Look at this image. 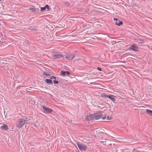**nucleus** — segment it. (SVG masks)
<instances>
[{"instance_id": "25", "label": "nucleus", "mask_w": 152, "mask_h": 152, "mask_svg": "<svg viewBox=\"0 0 152 152\" xmlns=\"http://www.w3.org/2000/svg\"><path fill=\"white\" fill-rule=\"evenodd\" d=\"M111 117H109V116H108L107 117V119H108V120H110L111 119Z\"/></svg>"}, {"instance_id": "26", "label": "nucleus", "mask_w": 152, "mask_h": 152, "mask_svg": "<svg viewBox=\"0 0 152 152\" xmlns=\"http://www.w3.org/2000/svg\"><path fill=\"white\" fill-rule=\"evenodd\" d=\"M102 118L103 120H104L106 119V116L102 117Z\"/></svg>"}, {"instance_id": "23", "label": "nucleus", "mask_w": 152, "mask_h": 152, "mask_svg": "<svg viewBox=\"0 0 152 152\" xmlns=\"http://www.w3.org/2000/svg\"><path fill=\"white\" fill-rule=\"evenodd\" d=\"M54 83V84H58V81L57 80H54L53 81Z\"/></svg>"}, {"instance_id": "6", "label": "nucleus", "mask_w": 152, "mask_h": 152, "mask_svg": "<svg viewBox=\"0 0 152 152\" xmlns=\"http://www.w3.org/2000/svg\"><path fill=\"white\" fill-rule=\"evenodd\" d=\"M70 74V73L68 71H62L61 72V75L63 76H68Z\"/></svg>"}, {"instance_id": "16", "label": "nucleus", "mask_w": 152, "mask_h": 152, "mask_svg": "<svg viewBox=\"0 0 152 152\" xmlns=\"http://www.w3.org/2000/svg\"><path fill=\"white\" fill-rule=\"evenodd\" d=\"M28 10L31 11L32 12H33L35 10V9L34 7L29 8Z\"/></svg>"}, {"instance_id": "12", "label": "nucleus", "mask_w": 152, "mask_h": 152, "mask_svg": "<svg viewBox=\"0 0 152 152\" xmlns=\"http://www.w3.org/2000/svg\"><path fill=\"white\" fill-rule=\"evenodd\" d=\"M123 23V22L122 21H120L119 20L116 21L115 23V24L118 26H120L122 25Z\"/></svg>"}, {"instance_id": "13", "label": "nucleus", "mask_w": 152, "mask_h": 152, "mask_svg": "<svg viewBox=\"0 0 152 152\" xmlns=\"http://www.w3.org/2000/svg\"><path fill=\"white\" fill-rule=\"evenodd\" d=\"M45 111L46 112L48 113H50L53 112V110L52 109L48 108H47Z\"/></svg>"}, {"instance_id": "27", "label": "nucleus", "mask_w": 152, "mask_h": 152, "mask_svg": "<svg viewBox=\"0 0 152 152\" xmlns=\"http://www.w3.org/2000/svg\"><path fill=\"white\" fill-rule=\"evenodd\" d=\"M86 26V25H83V28H85Z\"/></svg>"}, {"instance_id": "7", "label": "nucleus", "mask_w": 152, "mask_h": 152, "mask_svg": "<svg viewBox=\"0 0 152 152\" xmlns=\"http://www.w3.org/2000/svg\"><path fill=\"white\" fill-rule=\"evenodd\" d=\"M129 48L131 50L134 51H137L138 50V48L134 45L131 46Z\"/></svg>"}, {"instance_id": "22", "label": "nucleus", "mask_w": 152, "mask_h": 152, "mask_svg": "<svg viewBox=\"0 0 152 152\" xmlns=\"http://www.w3.org/2000/svg\"><path fill=\"white\" fill-rule=\"evenodd\" d=\"M43 107V109L45 110H46V109H47V108H47V107L46 106H43V107Z\"/></svg>"}, {"instance_id": "4", "label": "nucleus", "mask_w": 152, "mask_h": 152, "mask_svg": "<svg viewBox=\"0 0 152 152\" xmlns=\"http://www.w3.org/2000/svg\"><path fill=\"white\" fill-rule=\"evenodd\" d=\"M77 145L80 149L81 151H85L86 150L87 147L86 145L81 144L80 143H77Z\"/></svg>"}, {"instance_id": "18", "label": "nucleus", "mask_w": 152, "mask_h": 152, "mask_svg": "<svg viewBox=\"0 0 152 152\" xmlns=\"http://www.w3.org/2000/svg\"><path fill=\"white\" fill-rule=\"evenodd\" d=\"M46 9L45 7H41V8L40 11L41 12H43Z\"/></svg>"}, {"instance_id": "21", "label": "nucleus", "mask_w": 152, "mask_h": 152, "mask_svg": "<svg viewBox=\"0 0 152 152\" xmlns=\"http://www.w3.org/2000/svg\"><path fill=\"white\" fill-rule=\"evenodd\" d=\"M56 77L54 76H52L50 77V79H56Z\"/></svg>"}, {"instance_id": "10", "label": "nucleus", "mask_w": 152, "mask_h": 152, "mask_svg": "<svg viewBox=\"0 0 152 152\" xmlns=\"http://www.w3.org/2000/svg\"><path fill=\"white\" fill-rule=\"evenodd\" d=\"M45 81L47 83L49 84H53V82L50 79H46L45 80Z\"/></svg>"}, {"instance_id": "29", "label": "nucleus", "mask_w": 152, "mask_h": 152, "mask_svg": "<svg viewBox=\"0 0 152 152\" xmlns=\"http://www.w3.org/2000/svg\"><path fill=\"white\" fill-rule=\"evenodd\" d=\"M149 147H150L151 148H152V146H149Z\"/></svg>"}, {"instance_id": "19", "label": "nucleus", "mask_w": 152, "mask_h": 152, "mask_svg": "<svg viewBox=\"0 0 152 152\" xmlns=\"http://www.w3.org/2000/svg\"><path fill=\"white\" fill-rule=\"evenodd\" d=\"M132 152H141L140 151H138L135 149H134L133 150V151Z\"/></svg>"}, {"instance_id": "24", "label": "nucleus", "mask_w": 152, "mask_h": 152, "mask_svg": "<svg viewBox=\"0 0 152 152\" xmlns=\"http://www.w3.org/2000/svg\"><path fill=\"white\" fill-rule=\"evenodd\" d=\"M97 69L99 71H101L102 70V69L99 67H97Z\"/></svg>"}, {"instance_id": "9", "label": "nucleus", "mask_w": 152, "mask_h": 152, "mask_svg": "<svg viewBox=\"0 0 152 152\" xmlns=\"http://www.w3.org/2000/svg\"><path fill=\"white\" fill-rule=\"evenodd\" d=\"M114 96L111 95H109L108 96V98H109L112 101H115V98L113 97Z\"/></svg>"}, {"instance_id": "3", "label": "nucleus", "mask_w": 152, "mask_h": 152, "mask_svg": "<svg viewBox=\"0 0 152 152\" xmlns=\"http://www.w3.org/2000/svg\"><path fill=\"white\" fill-rule=\"evenodd\" d=\"M52 56L54 58L57 59L63 57L64 56L62 55V53L57 52L53 53Z\"/></svg>"}, {"instance_id": "11", "label": "nucleus", "mask_w": 152, "mask_h": 152, "mask_svg": "<svg viewBox=\"0 0 152 152\" xmlns=\"http://www.w3.org/2000/svg\"><path fill=\"white\" fill-rule=\"evenodd\" d=\"M1 129L4 130H7L8 129V127L7 126L6 124L4 125L3 126H2L1 127Z\"/></svg>"}, {"instance_id": "17", "label": "nucleus", "mask_w": 152, "mask_h": 152, "mask_svg": "<svg viewBox=\"0 0 152 152\" xmlns=\"http://www.w3.org/2000/svg\"><path fill=\"white\" fill-rule=\"evenodd\" d=\"M108 96H109V95H107L105 94H102L101 95V96L102 97H106V98H108Z\"/></svg>"}, {"instance_id": "28", "label": "nucleus", "mask_w": 152, "mask_h": 152, "mask_svg": "<svg viewBox=\"0 0 152 152\" xmlns=\"http://www.w3.org/2000/svg\"><path fill=\"white\" fill-rule=\"evenodd\" d=\"M114 20L115 21V20H118V19H117V18H114Z\"/></svg>"}, {"instance_id": "2", "label": "nucleus", "mask_w": 152, "mask_h": 152, "mask_svg": "<svg viewBox=\"0 0 152 152\" xmlns=\"http://www.w3.org/2000/svg\"><path fill=\"white\" fill-rule=\"evenodd\" d=\"M30 120V119L28 118H26L23 119H19L16 122V126L18 128H20L23 126L25 123L27 121Z\"/></svg>"}, {"instance_id": "1", "label": "nucleus", "mask_w": 152, "mask_h": 152, "mask_svg": "<svg viewBox=\"0 0 152 152\" xmlns=\"http://www.w3.org/2000/svg\"><path fill=\"white\" fill-rule=\"evenodd\" d=\"M102 116L101 112H98L96 113L91 114L87 116L86 118V121H90L92 119L98 120L100 119Z\"/></svg>"}, {"instance_id": "5", "label": "nucleus", "mask_w": 152, "mask_h": 152, "mask_svg": "<svg viewBox=\"0 0 152 152\" xmlns=\"http://www.w3.org/2000/svg\"><path fill=\"white\" fill-rule=\"evenodd\" d=\"M64 56L67 60H72L74 58L75 56L73 54L70 53L69 54L65 55Z\"/></svg>"}, {"instance_id": "20", "label": "nucleus", "mask_w": 152, "mask_h": 152, "mask_svg": "<svg viewBox=\"0 0 152 152\" xmlns=\"http://www.w3.org/2000/svg\"><path fill=\"white\" fill-rule=\"evenodd\" d=\"M45 9L47 8V9L48 10H49L50 9L49 7V5L48 4L45 5Z\"/></svg>"}, {"instance_id": "8", "label": "nucleus", "mask_w": 152, "mask_h": 152, "mask_svg": "<svg viewBox=\"0 0 152 152\" xmlns=\"http://www.w3.org/2000/svg\"><path fill=\"white\" fill-rule=\"evenodd\" d=\"M146 112L147 114L149 115L150 116L152 117V110L149 109H146Z\"/></svg>"}, {"instance_id": "14", "label": "nucleus", "mask_w": 152, "mask_h": 152, "mask_svg": "<svg viewBox=\"0 0 152 152\" xmlns=\"http://www.w3.org/2000/svg\"><path fill=\"white\" fill-rule=\"evenodd\" d=\"M28 29V30H31L33 31H36L37 30L35 28H32L31 27H29Z\"/></svg>"}, {"instance_id": "15", "label": "nucleus", "mask_w": 152, "mask_h": 152, "mask_svg": "<svg viewBox=\"0 0 152 152\" xmlns=\"http://www.w3.org/2000/svg\"><path fill=\"white\" fill-rule=\"evenodd\" d=\"M43 74L46 76H48L50 75V74L49 73L46 72H44Z\"/></svg>"}]
</instances>
